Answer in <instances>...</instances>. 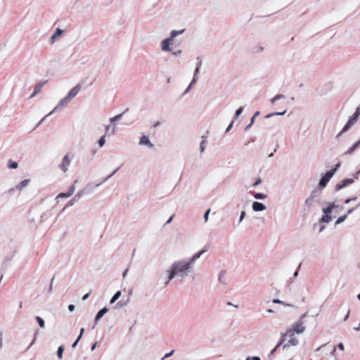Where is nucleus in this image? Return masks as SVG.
I'll return each mask as SVG.
<instances>
[{
    "mask_svg": "<svg viewBox=\"0 0 360 360\" xmlns=\"http://www.w3.org/2000/svg\"><path fill=\"white\" fill-rule=\"evenodd\" d=\"M283 96L282 95H280V94H277L276 96H274L272 100H271V102L272 103H274L276 100L279 99L280 98H281Z\"/></svg>",
    "mask_w": 360,
    "mask_h": 360,
    "instance_id": "35",
    "label": "nucleus"
},
{
    "mask_svg": "<svg viewBox=\"0 0 360 360\" xmlns=\"http://www.w3.org/2000/svg\"><path fill=\"white\" fill-rule=\"evenodd\" d=\"M63 347L62 346H60L58 348V351H57V356L60 359H62V357H63Z\"/></svg>",
    "mask_w": 360,
    "mask_h": 360,
    "instance_id": "28",
    "label": "nucleus"
},
{
    "mask_svg": "<svg viewBox=\"0 0 360 360\" xmlns=\"http://www.w3.org/2000/svg\"><path fill=\"white\" fill-rule=\"evenodd\" d=\"M357 299L359 300V301H360V294H358Z\"/></svg>",
    "mask_w": 360,
    "mask_h": 360,
    "instance_id": "53",
    "label": "nucleus"
},
{
    "mask_svg": "<svg viewBox=\"0 0 360 360\" xmlns=\"http://www.w3.org/2000/svg\"><path fill=\"white\" fill-rule=\"evenodd\" d=\"M273 302L274 303H281V304H283V305H285V306H294V303L285 302L284 301L278 300V299L273 300Z\"/></svg>",
    "mask_w": 360,
    "mask_h": 360,
    "instance_id": "23",
    "label": "nucleus"
},
{
    "mask_svg": "<svg viewBox=\"0 0 360 360\" xmlns=\"http://www.w3.org/2000/svg\"><path fill=\"white\" fill-rule=\"evenodd\" d=\"M348 315L349 314H347L345 319L348 318Z\"/></svg>",
    "mask_w": 360,
    "mask_h": 360,
    "instance_id": "59",
    "label": "nucleus"
},
{
    "mask_svg": "<svg viewBox=\"0 0 360 360\" xmlns=\"http://www.w3.org/2000/svg\"><path fill=\"white\" fill-rule=\"evenodd\" d=\"M172 219V217H170V219L167 221V223H169L171 221Z\"/></svg>",
    "mask_w": 360,
    "mask_h": 360,
    "instance_id": "55",
    "label": "nucleus"
},
{
    "mask_svg": "<svg viewBox=\"0 0 360 360\" xmlns=\"http://www.w3.org/2000/svg\"><path fill=\"white\" fill-rule=\"evenodd\" d=\"M43 85H44V83H43V82L39 83V84L35 86V88H34V92H33V94H32V96H34L35 94H37V93H39V92L41 91V88H42Z\"/></svg>",
    "mask_w": 360,
    "mask_h": 360,
    "instance_id": "18",
    "label": "nucleus"
},
{
    "mask_svg": "<svg viewBox=\"0 0 360 360\" xmlns=\"http://www.w3.org/2000/svg\"><path fill=\"white\" fill-rule=\"evenodd\" d=\"M108 309L106 307H104L101 310H100L95 317V321H98L103 317V316L108 312Z\"/></svg>",
    "mask_w": 360,
    "mask_h": 360,
    "instance_id": "11",
    "label": "nucleus"
},
{
    "mask_svg": "<svg viewBox=\"0 0 360 360\" xmlns=\"http://www.w3.org/2000/svg\"><path fill=\"white\" fill-rule=\"evenodd\" d=\"M354 122H352L349 119L345 127H343L342 132H345L349 129V128L354 124Z\"/></svg>",
    "mask_w": 360,
    "mask_h": 360,
    "instance_id": "20",
    "label": "nucleus"
},
{
    "mask_svg": "<svg viewBox=\"0 0 360 360\" xmlns=\"http://www.w3.org/2000/svg\"><path fill=\"white\" fill-rule=\"evenodd\" d=\"M305 326L303 322L301 321L294 323L292 326V328L290 329V331H293L295 334H302L305 331Z\"/></svg>",
    "mask_w": 360,
    "mask_h": 360,
    "instance_id": "5",
    "label": "nucleus"
},
{
    "mask_svg": "<svg viewBox=\"0 0 360 360\" xmlns=\"http://www.w3.org/2000/svg\"><path fill=\"white\" fill-rule=\"evenodd\" d=\"M245 214V212H241V214H240V220L243 219V218L244 217Z\"/></svg>",
    "mask_w": 360,
    "mask_h": 360,
    "instance_id": "43",
    "label": "nucleus"
},
{
    "mask_svg": "<svg viewBox=\"0 0 360 360\" xmlns=\"http://www.w3.org/2000/svg\"><path fill=\"white\" fill-rule=\"evenodd\" d=\"M74 192V188H72L68 193H61L58 195V198H68L70 197Z\"/></svg>",
    "mask_w": 360,
    "mask_h": 360,
    "instance_id": "15",
    "label": "nucleus"
},
{
    "mask_svg": "<svg viewBox=\"0 0 360 360\" xmlns=\"http://www.w3.org/2000/svg\"><path fill=\"white\" fill-rule=\"evenodd\" d=\"M329 179H328L326 176H323L320 181H319V186L321 187H325L326 186V184H328V182L329 181Z\"/></svg>",
    "mask_w": 360,
    "mask_h": 360,
    "instance_id": "17",
    "label": "nucleus"
},
{
    "mask_svg": "<svg viewBox=\"0 0 360 360\" xmlns=\"http://www.w3.org/2000/svg\"><path fill=\"white\" fill-rule=\"evenodd\" d=\"M62 33H63V30H61L60 29L58 28L56 30V32L54 33V34L51 37L52 40H53L56 37H59Z\"/></svg>",
    "mask_w": 360,
    "mask_h": 360,
    "instance_id": "26",
    "label": "nucleus"
},
{
    "mask_svg": "<svg viewBox=\"0 0 360 360\" xmlns=\"http://www.w3.org/2000/svg\"><path fill=\"white\" fill-rule=\"evenodd\" d=\"M347 218V215H344V216H341L340 217L337 221H336V224H340L341 222L344 221L345 220V219Z\"/></svg>",
    "mask_w": 360,
    "mask_h": 360,
    "instance_id": "32",
    "label": "nucleus"
},
{
    "mask_svg": "<svg viewBox=\"0 0 360 360\" xmlns=\"http://www.w3.org/2000/svg\"><path fill=\"white\" fill-rule=\"evenodd\" d=\"M353 211V209H350L348 210V214L351 213Z\"/></svg>",
    "mask_w": 360,
    "mask_h": 360,
    "instance_id": "52",
    "label": "nucleus"
},
{
    "mask_svg": "<svg viewBox=\"0 0 360 360\" xmlns=\"http://www.w3.org/2000/svg\"><path fill=\"white\" fill-rule=\"evenodd\" d=\"M202 138H203V139L200 142V151L201 152H203L205 150V146H206V143H207V141H206L204 137H202Z\"/></svg>",
    "mask_w": 360,
    "mask_h": 360,
    "instance_id": "27",
    "label": "nucleus"
},
{
    "mask_svg": "<svg viewBox=\"0 0 360 360\" xmlns=\"http://www.w3.org/2000/svg\"><path fill=\"white\" fill-rule=\"evenodd\" d=\"M96 346V343H94V344L91 346V351H94V350L95 349Z\"/></svg>",
    "mask_w": 360,
    "mask_h": 360,
    "instance_id": "44",
    "label": "nucleus"
},
{
    "mask_svg": "<svg viewBox=\"0 0 360 360\" xmlns=\"http://www.w3.org/2000/svg\"><path fill=\"white\" fill-rule=\"evenodd\" d=\"M172 352H171L170 353L166 354H165V358H167V357H168V356H170L172 355Z\"/></svg>",
    "mask_w": 360,
    "mask_h": 360,
    "instance_id": "46",
    "label": "nucleus"
},
{
    "mask_svg": "<svg viewBox=\"0 0 360 360\" xmlns=\"http://www.w3.org/2000/svg\"><path fill=\"white\" fill-rule=\"evenodd\" d=\"M306 315L305 314H303L301 317V319H303Z\"/></svg>",
    "mask_w": 360,
    "mask_h": 360,
    "instance_id": "58",
    "label": "nucleus"
},
{
    "mask_svg": "<svg viewBox=\"0 0 360 360\" xmlns=\"http://www.w3.org/2000/svg\"><path fill=\"white\" fill-rule=\"evenodd\" d=\"M354 330L356 331H359L360 330V325L357 327L354 328Z\"/></svg>",
    "mask_w": 360,
    "mask_h": 360,
    "instance_id": "45",
    "label": "nucleus"
},
{
    "mask_svg": "<svg viewBox=\"0 0 360 360\" xmlns=\"http://www.w3.org/2000/svg\"><path fill=\"white\" fill-rule=\"evenodd\" d=\"M105 136L103 135L98 140V144H99L100 147H102L105 144Z\"/></svg>",
    "mask_w": 360,
    "mask_h": 360,
    "instance_id": "30",
    "label": "nucleus"
},
{
    "mask_svg": "<svg viewBox=\"0 0 360 360\" xmlns=\"http://www.w3.org/2000/svg\"><path fill=\"white\" fill-rule=\"evenodd\" d=\"M252 209L255 212H259L264 210L266 209V207L262 203L255 201L252 204Z\"/></svg>",
    "mask_w": 360,
    "mask_h": 360,
    "instance_id": "10",
    "label": "nucleus"
},
{
    "mask_svg": "<svg viewBox=\"0 0 360 360\" xmlns=\"http://www.w3.org/2000/svg\"><path fill=\"white\" fill-rule=\"evenodd\" d=\"M30 182V179H25L21 181L17 186V189L19 191L22 190L25 187H26Z\"/></svg>",
    "mask_w": 360,
    "mask_h": 360,
    "instance_id": "12",
    "label": "nucleus"
},
{
    "mask_svg": "<svg viewBox=\"0 0 360 360\" xmlns=\"http://www.w3.org/2000/svg\"><path fill=\"white\" fill-rule=\"evenodd\" d=\"M182 31L177 32V31H172L171 32V37L168 39H166L162 41L161 44V47L163 51H169V42L172 40L174 37H175L177 34L181 33Z\"/></svg>",
    "mask_w": 360,
    "mask_h": 360,
    "instance_id": "4",
    "label": "nucleus"
},
{
    "mask_svg": "<svg viewBox=\"0 0 360 360\" xmlns=\"http://www.w3.org/2000/svg\"><path fill=\"white\" fill-rule=\"evenodd\" d=\"M81 86L80 84H77L74 88H72L68 93V96L63 99L64 101H69L72 98H74L80 91Z\"/></svg>",
    "mask_w": 360,
    "mask_h": 360,
    "instance_id": "6",
    "label": "nucleus"
},
{
    "mask_svg": "<svg viewBox=\"0 0 360 360\" xmlns=\"http://www.w3.org/2000/svg\"><path fill=\"white\" fill-rule=\"evenodd\" d=\"M232 125H233V122L229 124V126L227 127L226 129V131H229L231 129V128L232 127Z\"/></svg>",
    "mask_w": 360,
    "mask_h": 360,
    "instance_id": "42",
    "label": "nucleus"
},
{
    "mask_svg": "<svg viewBox=\"0 0 360 360\" xmlns=\"http://www.w3.org/2000/svg\"><path fill=\"white\" fill-rule=\"evenodd\" d=\"M79 340H80V339H79V338H77V339L76 340V341L72 344V347L73 348H75V347L77 346V343L79 342Z\"/></svg>",
    "mask_w": 360,
    "mask_h": 360,
    "instance_id": "39",
    "label": "nucleus"
},
{
    "mask_svg": "<svg viewBox=\"0 0 360 360\" xmlns=\"http://www.w3.org/2000/svg\"><path fill=\"white\" fill-rule=\"evenodd\" d=\"M245 360H261V359L259 356H249Z\"/></svg>",
    "mask_w": 360,
    "mask_h": 360,
    "instance_id": "34",
    "label": "nucleus"
},
{
    "mask_svg": "<svg viewBox=\"0 0 360 360\" xmlns=\"http://www.w3.org/2000/svg\"><path fill=\"white\" fill-rule=\"evenodd\" d=\"M283 344V349H286L290 347H295L299 344V339L293 331L288 330L283 335L279 345Z\"/></svg>",
    "mask_w": 360,
    "mask_h": 360,
    "instance_id": "2",
    "label": "nucleus"
},
{
    "mask_svg": "<svg viewBox=\"0 0 360 360\" xmlns=\"http://www.w3.org/2000/svg\"><path fill=\"white\" fill-rule=\"evenodd\" d=\"M35 319L38 322V323H39V325L40 326L41 328H44V325H45L44 321L41 317L36 316Z\"/></svg>",
    "mask_w": 360,
    "mask_h": 360,
    "instance_id": "25",
    "label": "nucleus"
},
{
    "mask_svg": "<svg viewBox=\"0 0 360 360\" xmlns=\"http://www.w3.org/2000/svg\"><path fill=\"white\" fill-rule=\"evenodd\" d=\"M313 201H314L313 198H309L306 199V200H305L306 206H307L308 207L311 206Z\"/></svg>",
    "mask_w": 360,
    "mask_h": 360,
    "instance_id": "29",
    "label": "nucleus"
},
{
    "mask_svg": "<svg viewBox=\"0 0 360 360\" xmlns=\"http://www.w3.org/2000/svg\"><path fill=\"white\" fill-rule=\"evenodd\" d=\"M122 114H119V115H117L110 118V122H115L116 120H120L122 117Z\"/></svg>",
    "mask_w": 360,
    "mask_h": 360,
    "instance_id": "31",
    "label": "nucleus"
},
{
    "mask_svg": "<svg viewBox=\"0 0 360 360\" xmlns=\"http://www.w3.org/2000/svg\"><path fill=\"white\" fill-rule=\"evenodd\" d=\"M350 200H351V199H347V200H345V203H348Z\"/></svg>",
    "mask_w": 360,
    "mask_h": 360,
    "instance_id": "51",
    "label": "nucleus"
},
{
    "mask_svg": "<svg viewBox=\"0 0 360 360\" xmlns=\"http://www.w3.org/2000/svg\"><path fill=\"white\" fill-rule=\"evenodd\" d=\"M340 163L337 164L336 167L334 169H332L330 171L327 172L324 176H326L328 179H330L333 174L335 173L337 168L340 167Z\"/></svg>",
    "mask_w": 360,
    "mask_h": 360,
    "instance_id": "13",
    "label": "nucleus"
},
{
    "mask_svg": "<svg viewBox=\"0 0 360 360\" xmlns=\"http://www.w3.org/2000/svg\"><path fill=\"white\" fill-rule=\"evenodd\" d=\"M258 114H259V112H257L255 114L254 117L252 118V120H251V121H252V122H253L255 117V116H257Z\"/></svg>",
    "mask_w": 360,
    "mask_h": 360,
    "instance_id": "48",
    "label": "nucleus"
},
{
    "mask_svg": "<svg viewBox=\"0 0 360 360\" xmlns=\"http://www.w3.org/2000/svg\"><path fill=\"white\" fill-rule=\"evenodd\" d=\"M283 113H284V112H277V113H276V115H283Z\"/></svg>",
    "mask_w": 360,
    "mask_h": 360,
    "instance_id": "54",
    "label": "nucleus"
},
{
    "mask_svg": "<svg viewBox=\"0 0 360 360\" xmlns=\"http://www.w3.org/2000/svg\"><path fill=\"white\" fill-rule=\"evenodd\" d=\"M8 167L10 168V169H16L18 168V165L17 162L10 160L8 162Z\"/></svg>",
    "mask_w": 360,
    "mask_h": 360,
    "instance_id": "21",
    "label": "nucleus"
},
{
    "mask_svg": "<svg viewBox=\"0 0 360 360\" xmlns=\"http://www.w3.org/2000/svg\"><path fill=\"white\" fill-rule=\"evenodd\" d=\"M84 332V328H81V330H80V333H79V337H78V338H79V339H81V338H82V335H83Z\"/></svg>",
    "mask_w": 360,
    "mask_h": 360,
    "instance_id": "40",
    "label": "nucleus"
},
{
    "mask_svg": "<svg viewBox=\"0 0 360 360\" xmlns=\"http://www.w3.org/2000/svg\"><path fill=\"white\" fill-rule=\"evenodd\" d=\"M87 297H88V294H85V295L83 297L82 300H85L87 299Z\"/></svg>",
    "mask_w": 360,
    "mask_h": 360,
    "instance_id": "47",
    "label": "nucleus"
},
{
    "mask_svg": "<svg viewBox=\"0 0 360 360\" xmlns=\"http://www.w3.org/2000/svg\"><path fill=\"white\" fill-rule=\"evenodd\" d=\"M139 143L141 145H146L149 148H153L154 145L149 141V139L147 136H142L140 139Z\"/></svg>",
    "mask_w": 360,
    "mask_h": 360,
    "instance_id": "9",
    "label": "nucleus"
},
{
    "mask_svg": "<svg viewBox=\"0 0 360 360\" xmlns=\"http://www.w3.org/2000/svg\"><path fill=\"white\" fill-rule=\"evenodd\" d=\"M359 115H360V105L356 108V112L349 118V120L354 122L357 120V118L359 117Z\"/></svg>",
    "mask_w": 360,
    "mask_h": 360,
    "instance_id": "14",
    "label": "nucleus"
},
{
    "mask_svg": "<svg viewBox=\"0 0 360 360\" xmlns=\"http://www.w3.org/2000/svg\"><path fill=\"white\" fill-rule=\"evenodd\" d=\"M129 301V294H114L113 297L110 299V303L111 304H115V308L120 309L127 305Z\"/></svg>",
    "mask_w": 360,
    "mask_h": 360,
    "instance_id": "3",
    "label": "nucleus"
},
{
    "mask_svg": "<svg viewBox=\"0 0 360 360\" xmlns=\"http://www.w3.org/2000/svg\"><path fill=\"white\" fill-rule=\"evenodd\" d=\"M268 312L271 313V312H273V311L271 309H269Z\"/></svg>",
    "mask_w": 360,
    "mask_h": 360,
    "instance_id": "56",
    "label": "nucleus"
},
{
    "mask_svg": "<svg viewBox=\"0 0 360 360\" xmlns=\"http://www.w3.org/2000/svg\"><path fill=\"white\" fill-rule=\"evenodd\" d=\"M109 129V126H106V131Z\"/></svg>",
    "mask_w": 360,
    "mask_h": 360,
    "instance_id": "57",
    "label": "nucleus"
},
{
    "mask_svg": "<svg viewBox=\"0 0 360 360\" xmlns=\"http://www.w3.org/2000/svg\"><path fill=\"white\" fill-rule=\"evenodd\" d=\"M354 122H352L349 119L345 127H343L342 132H345L349 129V128L354 124Z\"/></svg>",
    "mask_w": 360,
    "mask_h": 360,
    "instance_id": "19",
    "label": "nucleus"
},
{
    "mask_svg": "<svg viewBox=\"0 0 360 360\" xmlns=\"http://www.w3.org/2000/svg\"><path fill=\"white\" fill-rule=\"evenodd\" d=\"M262 182L261 179L259 178H258L255 182L253 184V186H257V185H259L260 183Z\"/></svg>",
    "mask_w": 360,
    "mask_h": 360,
    "instance_id": "38",
    "label": "nucleus"
},
{
    "mask_svg": "<svg viewBox=\"0 0 360 360\" xmlns=\"http://www.w3.org/2000/svg\"><path fill=\"white\" fill-rule=\"evenodd\" d=\"M228 304H229V305H233L235 307H238V304H232L231 302H228Z\"/></svg>",
    "mask_w": 360,
    "mask_h": 360,
    "instance_id": "49",
    "label": "nucleus"
},
{
    "mask_svg": "<svg viewBox=\"0 0 360 360\" xmlns=\"http://www.w3.org/2000/svg\"><path fill=\"white\" fill-rule=\"evenodd\" d=\"M210 212V210L209 209L205 212V213L204 214V218H205V221H207V220H208V215H209Z\"/></svg>",
    "mask_w": 360,
    "mask_h": 360,
    "instance_id": "33",
    "label": "nucleus"
},
{
    "mask_svg": "<svg viewBox=\"0 0 360 360\" xmlns=\"http://www.w3.org/2000/svg\"><path fill=\"white\" fill-rule=\"evenodd\" d=\"M335 207V204L334 203H331L329 205V206L326 208H324L323 210V212H324L325 214H329L332 212V210Z\"/></svg>",
    "mask_w": 360,
    "mask_h": 360,
    "instance_id": "16",
    "label": "nucleus"
},
{
    "mask_svg": "<svg viewBox=\"0 0 360 360\" xmlns=\"http://www.w3.org/2000/svg\"><path fill=\"white\" fill-rule=\"evenodd\" d=\"M338 347L341 350V351H344L345 350V346L342 343H339L338 345Z\"/></svg>",
    "mask_w": 360,
    "mask_h": 360,
    "instance_id": "37",
    "label": "nucleus"
},
{
    "mask_svg": "<svg viewBox=\"0 0 360 360\" xmlns=\"http://www.w3.org/2000/svg\"><path fill=\"white\" fill-rule=\"evenodd\" d=\"M207 248L206 249L202 250L196 253L195 255H194L189 262L179 261L177 262H174L172 266L171 271H167V281L165 282V283L167 284L175 276L181 277L186 276L188 273V271L191 268L192 263L195 260L198 259L200 257V255L207 250Z\"/></svg>",
    "mask_w": 360,
    "mask_h": 360,
    "instance_id": "1",
    "label": "nucleus"
},
{
    "mask_svg": "<svg viewBox=\"0 0 360 360\" xmlns=\"http://www.w3.org/2000/svg\"><path fill=\"white\" fill-rule=\"evenodd\" d=\"M221 277H222V273H221V274H219V280H221Z\"/></svg>",
    "mask_w": 360,
    "mask_h": 360,
    "instance_id": "50",
    "label": "nucleus"
},
{
    "mask_svg": "<svg viewBox=\"0 0 360 360\" xmlns=\"http://www.w3.org/2000/svg\"><path fill=\"white\" fill-rule=\"evenodd\" d=\"M255 198L256 199H265L266 195L262 193H257L254 195Z\"/></svg>",
    "mask_w": 360,
    "mask_h": 360,
    "instance_id": "24",
    "label": "nucleus"
},
{
    "mask_svg": "<svg viewBox=\"0 0 360 360\" xmlns=\"http://www.w3.org/2000/svg\"><path fill=\"white\" fill-rule=\"evenodd\" d=\"M243 108H239L236 111V117H238L243 111Z\"/></svg>",
    "mask_w": 360,
    "mask_h": 360,
    "instance_id": "36",
    "label": "nucleus"
},
{
    "mask_svg": "<svg viewBox=\"0 0 360 360\" xmlns=\"http://www.w3.org/2000/svg\"><path fill=\"white\" fill-rule=\"evenodd\" d=\"M70 160L69 158V155H66L61 162V164L59 165L60 168L63 171L66 172L68 170V167L70 165Z\"/></svg>",
    "mask_w": 360,
    "mask_h": 360,
    "instance_id": "7",
    "label": "nucleus"
},
{
    "mask_svg": "<svg viewBox=\"0 0 360 360\" xmlns=\"http://www.w3.org/2000/svg\"><path fill=\"white\" fill-rule=\"evenodd\" d=\"M352 182H353L352 179H345L342 180V181H340V183H338L335 186V188L338 191L340 190V189L343 188L344 187L347 186V185L351 184Z\"/></svg>",
    "mask_w": 360,
    "mask_h": 360,
    "instance_id": "8",
    "label": "nucleus"
},
{
    "mask_svg": "<svg viewBox=\"0 0 360 360\" xmlns=\"http://www.w3.org/2000/svg\"><path fill=\"white\" fill-rule=\"evenodd\" d=\"M68 309L70 311H72L75 309V306L73 304H70L68 306Z\"/></svg>",
    "mask_w": 360,
    "mask_h": 360,
    "instance_id": "41",
    "label": "nucleus"
},
{
    "mask_svg": "<svg viewBox=\"0 0 360 360\" xmlns=\"http://www.w3.org/2000/svg\"><path fill=\"white\" fill-rule=\"evenodd\" d=\"M332 219L331 217L329 214H325L321 217V221L328 223Z\"/></svg>",
    "mask_w": 360,
    "mask_h": 360,
    "instance_id": "22",
    "label": "nucleus"
}]
</instances>
